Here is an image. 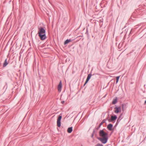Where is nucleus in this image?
I'll return each instance as SVG.
<instances>
[{"label":"nucleus","instance_id":"1","mask_svg":"<svg viewBox=\"0 0 146 146\" xmlns=\"http://www.w3.org/2000/svg\"><path fill=\"white\" fill-rule=\"evenodd\" d=\"M99 135L100 137L98 138V139L103 143H106L108 139V133L102 130L100 131Z\"/></svg>","mask_w":146,"mask_h":146},{"label":"nucleus","instance_id":"2","mask_svg":"<svg viewBox=\"0 0 146 146\" xmlns=\"http://www.w3.org/2000/svg\"><path fill=\"white\" fill-rule=\"evenodd\" d=\"M38 30V34L40 39L42 40H44L46 38L45 30L42 27L39 28Z\"/></svg>","mask_w":146,"mask_h":146},{"label":"nucleus","instance_id":"3","mask_svg":"<svg viewBox=\"0 0 146 146\" xmlns=\"http://www.w3.org/2000/svg\"><path fill=\"white\" fill-rule=\"evenodd\" d=\"M62 116L60 115L57 119V125L59 127H60L61 126L60 121L62 119Z\"/></svg>","mask_w":146,"mask_h":146},{"label":"nucleus","instance_id":"4","mask_svg":"<svg viewBox=\"0 0 146 146\" xmlns=\"http://www.w3.org/2000/svg\"><path fill=\"white\" fill-rule=\"evenodd\" d=\"M117 118V117L116 115H112L111 117V119L108 120L109 122H110L113 121H115Z\"/></svg>","mask_w":146,"mask_h":146},{"label":"nucleus","instance_id":"5","mask_svg":"<svg viewBox=\"0 0 146 146\" xmlns=\"http://www.w3.org/2000/svg\"><path fill=\"white\" fill-rule=\"evenodd\" d=\"M115 112L116 113H118L119 112L121 111V109L120 107H116L115 108Z\"/></svg>","mask_w":146,"mask_h":146},{"label":"nucleus","instance_id":"6","mask_svg":"<svg viewBox=\"0 0 146 146\" xmlns=\"http://www.w3.org/2000/svg\"><path fill=\"white\" fill-rule=\"evenodd\" d=\"M92 75L91 74H90L88 75V77H87V78L86 80V81L84 84V86H85L87 84V83L88 82V81L90 79V78L92 76Z\"/></svg>","mask_w":146,"mask_h":146},{"label":"nucleus","instance_id":"7","mask_svg":"<svg viewBox=\"0 0 146 146\" xmlns=\"http://www.w3.org/2000/svg\"><path fill=\"white\" fill-rule=\"evenodd\" d=\"M62 87V83L61 81H60L59 84L58 86V92H60L61 91V89Z\"/></svg>","mask_w":146,"mask_h":146},{"label":"nucleus","instance_id":"8","mask_svg":"<svg viewBox=\"0 0 146 146\" xmlns=\"http://www.w3.org/2000/svg\"><path fill=\"white\" fill-rule=\"evenodd\" d=\"M113 125L111 124H109L107 126V128L109 130H112Z\"/></svg>","mask_w":146,"mask_h":146},{"label":"nucleus","instance_id":"9","mask_svg":"<svg viewBox=\"0 0 146 146\" xmlns=\"http://www.w3.org/2000/svg\"><path fill=\"white\" fill-rule=\"evenodd\" d=\"M117 98L116 97L112 101V104H115L117 102Z\"/></svg>","mask_w":146,"mask_h":146},{"label":"nucleus","instance_id":"10","mask_svg":"<svg viewBox=\"0 0 146 146\" xmlns=\"http://www.w3.org/2000/svg\"><path fill=\"white\" fill-rule=\"evenodd\" d=\"M72 131V127H69L67 130V132L69 133H71Z\"/></svg>","mask_w":146,"mask_h":146},{"label":"nucleus","instance_id":"11","mask_svg":"<svg viewBox=\"0 0 146 146\" xmlns=\"http://www.w3.org/2000/svg\"><path fill=\"white\" fill-rule=\"evenodd\" d=\"M8 64V63L7 62V59H6L3 63V66L4 67H5Z\"/></svg>","mask_w":146,"mask_h":146},{"label":"nucleus","instance_id":"12","mask_svg":"<svg viewBox=\"0 0 146 146\" xmlns=\"http://www.w3.org/2000/svg\"><path fill=\"white\" fill-rule=\"evenodd\" d=\"M70 40L67 39L65 41V42H64V44H66L68 43L69 42H70Z\"/></svg>","mask_w":146,"mask_h":146},{"label":"nucleus","instance_id":"13","mask_svg":"<svg viewBox=\"0 0 146 146\" xmlns=\"http://www.w3.org/2000/svg\"><path fill=\"white\" fill-rule=\"evenodd\" d=\"M119 78L120 76L116 77V84L118 82Z\"/></svg>","mask_w":146,"mask_h":146},{"label":"nucleus","instance_id":"14","mask_svg":"<svg viewBox=\"0 0 146 146\" xmlns=\"http://www.w3.org/2000/svg\"><path fill=\"white\" fill-rule=\"evenodd\" d=\"M95 146H103V145L102 144L98 143Z\"/></svg>","mask_w":146,"mask_h":146},{"label":"nucleus","instance_id":"15","mask_svg":"<svg viewBox=\"0 0 146 146\" xmlns=\"http://www.w3.org/2000/svg\"><path fill=\"white\" fill-rule=\"evenodd\" d=\"M123 106H124V105L123 104H122V110H123Z\"/></svg>","mask_w":146,"mask_h":146},{"label":"nucleus","instance_id":"16","mask_svg":"<svg viewBox=\"0 0 146 146\" xmlns=\"http://www.w3.org/2000/svg\"><path fill=\"white\" fill-rule=\"evenodd\" d=\"M104 121H103V122H101L100 124V125H102L104 123Z\"/></svg>","mask_w":146,"mask_h":146},{"label":"nucleus","instance_id":"17","mask_svg":"<svg viewBox=\"0 0 146 146\" xmlns=\"http://www.w3.org/2000/svg\"><path fill=\"white\" fill-rule=\"evenodd\" d=\"M64 101H62V104H64Z\"/></svg>","mask_w":146,"mask_h":146}]
</instances>
